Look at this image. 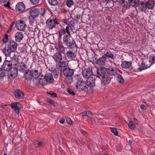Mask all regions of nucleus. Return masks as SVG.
Segmentation results:
<instances>
[{"label": "nucleus", "instance_id": "nucleus-62", "mask_svg": "<svg viewBox=\"0 0 155 155\" xmlns=\"http://www.w3.org/2000/svg\"><path fill=\"white\" fill-rule=\"evenodd\" d=\"M7 0H0V2L1 4L4 3L6 2Z\"/></svg>", "mask_w": 155, "mask_h": 155}, {"label": "nucleus", "instance_id": "nucleus-51", "mask_svg": "<svg viewBox=\"0 0 155 155\" xmlns=\"http://www.w3.org/2000/svg\"><path fill=\"white\" fill-rule=\"evenodd\" d=\"M117 2H119L120 5L121 6H124V0H120L119 1H117Z\"/></svg>", "mask_w": 155, "mask_h": 155}, {"label": "nucleus", "instance_id": "nucleus-14", "mask_svg": "<svg viewBox=\"0 0 155 155\" xmlns=\"http://www.w3.org/2000/svg\"><path fill=\"white\" fill-rule=\"evenodd\" d=\"M29 12L30 15V16L35 18L38 16L40 13L39 9L37 8H32Z\"/></svg>", "mask_w": 155, "mask_h": 155}, {"label": "nucleus", "instance_id": "nucleus-40", "mask_svg": "<svg viewBox=\"0 0 155 155\" xmlns=\"http://www.w3.org/2000/svg\"><path fill=\"white\" fill-rule=\"evenodd\" d=\"M74 2L73 0H67L66 4L68 7H71L74 4Z\"/></svg>", "mask_w": 155, "mask_h": 155}, {"label": "nucleus", "instance_id": "nucleus-33", "mask_svg": "<svg viewBox=\"0 0 155 155\" xmlns=\"http://www.w3.org/2000/svg\"><path fill=\"white\" fill-rule=\"evenodd\" d=\"M35 18L29 16L28 18L29 21V24L31 25L34 26L36 24V20L35 19Z\"/></svg>", "mask_w": 155, "mask_h": 155}, {"label": "nucleus", "instance_id": "nucleus-50", "mask_svg": "<svg viewBox=\"0 0 155 155\" xmlns=\"http://www.w3.org/2000/svg\"><path fill=\"white\" fill-rule=\"evenodd\" d=\"M31 2L33 4L35 5L38 4L40 0H30Z\"/></svg>", "mask_w": 155, "mask_h": 155}, {"label": "nucleus", "instance_id": "nucleus-39", "mask_svg": "<svg viewBox=\"0 0 155 155\" xmlns=\"http://www.w3.org/2000/svg\"><path fill=\"white\" fill-rule=\"evenodd\" d=\"M32 73L33 75V77L37 78L39 75L38 71L37 70H31Z\"/></svg>", "mask_w": 155, "mask_h": 155}, {"label": "nucleus", "instance_id": "nucleus-8", "mask_svg": "<svg viewBox=\"0 0 155 155\" xmlns=\"http://www.w3.org/2000/svg\"><path fill=\"white\" fill-rule=\"evenodd\" d=\"M12 65L10 61L5 60L3 63L2 68L3 69L6 71H9L11 70L12 71Z\"/></svg>", "mask_w": 155, "mask_h": 155}, {"label": "nucleus", "instance_id": "nucleus-57", "mask_svg": "<svg viewBox=\"0 0 155 155\" xmlns=\"http://www.w3.org/2000/svg\"><path fill=\"white\" fill-rule=\"evenodd\" d=\"M124 6L125 7L126 6H127V5H128V3L127 1H126L125 0H124Z\"/></svg>", "mask_w": 155, "mask_h": 155}, {"label": "nucleus", "instance_id": "nucleus-43", "mask_svg": "<svg viewBox=\"0 0 155 155\" xmlns=\"http://www.w3.org/2000/svg\"><path fill=\"white\" fill-rule=\"evenodd\" d=\"M110 130L115 135L117 136L118 134V133L116 129L115 128L110 127Z\"/></svg>", "mask_w": 155, "mask_h": 155}, {"label": "nucleus", "instance_id": "nucleus-47", "mask_svg": "<svg viewBox=\"0 0 155 155\" xmlns=\"http://www.w3.org/2000/svg\"><path fill=\"white\" fill-rule=\"evenodd\" d=\"M10 58L11 59L10 61L16 60L17 59H19L18 56L15 54H14L13 56L11 57Z\"/></svg>", "mask_w": 155, "mask_h": 155}, {"label": "nucleus", "instance_id": "nucleus-9", "mask_svg": "<svg viewBox=\"0 0 155 155\" xmlns=\"http://www.w3.org/2000/svg\"><path fill=\"white\" fill-rule=\"evenodd\" d=\"M11 108L13 109L17 114H19L21 105L19 102H13L10 104Z\"/></svg>", "mask_w": 155, "mask_h": 155}, {"label": "nucleus", "instance_id": "nucleus-34", "mask_svg": "<svg viewBox=\"0 0 155 155\" xmlns=\"http://www.w3.org/2000/svg\"><path fill=\"white\" fill-rule=\"evenodd\" d=\"M56 49L57 50H59V51L58 52H60L61 54L65 53V48L63 46L62 44L61 45L59 46L58 48H56Z\"/></svg>", "mask_w": 155, "mask_h": 155}, {"label": "nucleus", "instance_id": "nucleus-37", "mask_svg": "<svg viewBox=\"0 0 155 155\" xmlns=\"http://www.w3.org/2000/svg\"><path fill=\"white\" fill-rule=\"evenodd\" d=\"M47 13V10L44 8H41L40 12V15L43 17H45V15Z\"/></svg>", "mask_w": 155, "mask_h": 155}, {"label": "nucleus", "instance_id": "nucleus-4", "mask_svg": "<svg viewBox=\"0 0 155 155\" xmlns=\"http://www.w3.org/2000/svg\"><path fill=\"white\" fill-rule=\"evenodd\" d=\"M63 75L64 76V80L67 84H70L73 81L72 76L74 74V71L69 67L63 70Z\"/></svg>", "mask_w": 155, "mask_h": 155}, {"label": "nucleus", "instance_id": "nucleus-3", "mask_svg": "<svg viewBox=\"0 0 155 155\" xmlns=\"http://www.w3.org/2000/svg\"><path fill=\"white\" fill-rule=\"evenodd\" d=\"M74 21L72 20L69 21L68 25L66 27V28L63 27L60 28L58 31L59 38H61L62 35L65 34L66 33L69 35H71L70 31H73L74 29Z\"/></svg>", "mask_w": 155, "mask_h": 155}, {"label": "nucleus", "instance_id": "nucleus-28", "mask_svg": "<svg viewBox=\"0 0 155 155\" xmlns=\"http://www.w3.org/2000/svg\"><path fill=\"white\" fill-rule=\"evenodd\" d=\"M106 74L107 75L110 77L114 74V68L112 67H110L109 68H106Z\"/></svg>", "mask_w": 155, "mask_h": 155}, {"label": "nucleus", "instance_id": "nucleus-42", "mask_svg": "<svg viewBox=\"0 0 155 155\" xmlns=\"http://www.w3.org/2000/svg\"><path fill=\"white\" fill-rule=\"evenodd\" d=\"M8 40V35L7 34H6L5 35L4 37L2 39V41L4 43H7Z\"/></svg>", "mask_w": 155, "mask_h": 155}, {"label": "nucleus", "instance_id": "nucleus-1", "mask_svg": "<svg viewBox=\"0 0 155 155\" xmlns=\"http://www.w3.org/2000/svg\"><path fill=\"white\" fill-rule=\"evenodd\" d=\"M18 44L15 41H9L8 45V48L6 47L2 48L1 50L5 56L8 57L12 52H15L17 50Z\"/></svg>", "mask_w": 155, "mask_h": 155}, {"label": "nucleus", "instance_id": "nucleus-20", "mask_svg": "<svg viewBox=\"0 0 155 155\" xmlns=\"http://www.w3.org/2000/svg\"><path fill=\"white\" fill-rule=\"evenodd\" d=\"M53 58L56 63H58L62 60V55L59 52H57L55 53L53 56Z\"/></svg>", "mask_w": 155, "mask_h": 155}, {"label": "nucleus", "instance_id": "nucleus-12", "mask_svg": "<svg viewBox=\"0 0 155 155\" xmlns=\"http://www.w3.org/2000/svg\"><path fill=\"white\" fill-rule=\"evenodd\" d=\"M95 76L92 75V76L88 78L86 84L88 86V87H93L95 86Z\"/></svg>", "mask_w": 155, "mask_h": 155}, {"label": "nucleus", "instance_id": "nucleus-16", "mask_svg": "<svg viewBox=\"0 0 155 155\" xmlns=\"http://www.w3.org/2000/svg\"><path fill=\"white\" fill-rule=\"evenodd\" d=\"M106 74V68L104 67L101 68L100 69H98L97 70L96 76L99 77L100 78H101L102 76H105Z\"/></svg>", "mask_w": 155, "mask_h": 155}, {"label": "nucleus", "instance_id": "nucleus-5", "mask_svg": "<svg viewBox=\"0 0 155 155\" xmlns=\"http://www.w3.org/2000/svg\"><path fill=\"white\" fill-rule=\"evenodd\" d=\"M155 4L153 0H149L146 2H142L139 4L140 9L141 11L145 12L147 8L150 9H153Z\"/></svg>", "mask_w": 155, "mask_h": 155}, {"label": "nucleus", "instance_id": "nucleus-17", "mask_svg": "<svg viewBox=\"0 0 155 155\" xmlns=\"http://www.w3.org/2000/svg\"><path fill=\"white\" fill-rule=\"evenodd\" d=\"M15 8L17 11L22 12L25 9V6L23 3L19 2L16 5Z\"/></svg>", "mask_w": 155, "mask_h": 155}, {"label": "nucleus", "instance_id": "nucleus-64", "mask_svg": "<svg viewBox=\"0 0 155 155\" xmlns=\"http://www.w3.org/2000/svg\"><path fill=\"white\" fill-rule=\"evenodd\" d=\"M132 143V141L131 140H129V143L130 144H131Z\"/></svg>", "mask_w": 155, "mask_h": 155}, {"label": "nucleus", "instance_id": "nucleus-27", "mask_svg": "<svg viewBox=\"0 0 155 155\" xmlns=\"http://www.w3.org/2000/svg\"><path fill=\"white\" fill-rule=\"evenodd\" d=\"M132 62L131 61H123L122 62L121 66L124 68H128L131 66Z\"/></svg>", "mask_w": 155, "mask_h": 155}, {"label": "nucleus", "instance_id": "nucleus-29", "mask_svg": "<svg viewBox=\"0 0 155 155\" xmlns=\"http://www.w3.org/2000/svg\"><path fill=\"white\" fill-rule=\"evenodd\" d=\"M105 57L103 56L97 59L96 62V64L98 65H104L105 63Z\"/></svg>", "mask_w": 155, "mask_h": 155}, {"label": "nucleus", "instance_id": "nucleus-30", "mask_svg": "<svg viewBox=\"0 0 155 155\" xmlns=\"http://www.w3.org/2000/svg\"><path fill=\"white\" fill-rule=\"evenodd\" d=\"M36 82L41 85H45L47 84V82L44 78H37L36 79Z\"/></svg>", "mask_w": 155, "mask_h": 155}, {"label": "nucleus", "instance_id": "nucleus-24", "mask_svg": "<svg viewBox=\"0 0 155 155\" xmlns=\"http://www.w3.org/2000/svg\"><path fill=\"white\" fill-rule=\"evenodd\" d=\"M23 37V33L21 32H18L15 34V40L17 42H19L22 39Z\"/></svg>", "mask_w": 155, "mask_h": 155}, {"label": "nucleus", "instance_id": "nucleus-23", "mask_svg": "<svg viewBox=\"0 0 155 155\" xmlns=\"http://www.w3.org/2000/svg\"><path fill=\"white\" fill-rule=\"evenodd\" d=\"M32 73L31 71L29 70H27L25 71L24 75L26 80H29L33 77Z\"/></svg>", "mask_w": 155, "mask_h": 155}, {"label": "nucleus", "instance_id": "nucleus-58", "mask_svg": "<svg viewBox=\"0 0 155 155\" xmlns=\"http://www.w3.org/2000/svg\"><path fill=\"white\" fill-rule=\"evenodd\" d=\"M37 144L39 147H41L42 146V144L41 142H37Z\"/></svg>", "mask_w": 155, "mask_h": 155}, {"label": "nucleus", "instance_id": "nucleus-41", "mask_svg": "<svg viewBox=\"0 0 155 155\" xmlns=\"http://www.w3.org/2000/svg\"><path fill=\"white\" fill-rule=\"evenodd\" d=\"M117 80V81L121 84H123L124 82V80L120 74L118 75Z\"/></svg>", "mask_w": 155, "mask_h": 155}, {"label": "nucleus", "instance_id": "nucleus-61", "mask_svg": "<svg viewBox=\"0 0 155 155\" xmlns=\"http://www.w3.org/2000/svg\"><path fill=\"white\" fill-rule=\"evenodd\" d=\"M4 5L6 7H8L10 6V3L8 2L7 3L5 4Z\"/></svg>", "mask_w": 155, "mask_h": 155}, {"label": "nucleus", "instance_id": "nucleus-59", "mask_svg": "<svg viewBox=\"0 0 155 155\" xmlns=\"http://www.w3.org/2000/svg\"><path fill=\"white\" fill-rule=\"evenodd\" d=\"M48 101L49 102H50V103L51 104H53L54 103V102L51 100V99H48Z\"/></svg>", "mask_w": 155, "mask_h": 155}, {"label": "nucleus", "instance_id": "nucleus-46", "mask_svg": "<svg viewBox=\"0 0 155 155\" xmlns=\"http://www.w3.org/2000/svg\"><path fill=\"white\" fill-rule=\"evenodd\" d=\"M129 127L131 129H133L135 127V125L131 121H130L128 124Z\"/></svg>", "mask_w": 155, "mask_h": 155}, {"label": "nucleus", "instance_id": "nucleus-19", "mask_svg": "<svg viewBox=\"0 0 155 155\" xmlns=\"http://www.w3.org/2000/svg\"><path fill=\"white\" fill-rule=\"evenodd\" d=\"M14 96L18 99H22L24 96V94L19 89H16L14 92Z\"/></svg>", "mask_w": 155, "mask_h": 155}, {"label": "nucleus", "instance_id": "nucleus-26", "mask_svg": "<svg viewBox=\"0 0 155 155\" xmlns=\"http://www.w3.org/2000/svg\"><path fill=\"white\" fill-rule=\"evenodd\" d=\"M27 68V67L25 64L24 62H21L17 67V70H19L21 72H24Z\"/></svg>", "mask_w": 155, "mask_h": 155}, {"label": "nucleus", "instance_id": "nucleus-49", "mask_svg": "<svg viewBox=\"0 0 155 155\" xmlns=\"http://www.w3.org/2000/svg\"><path fill=\"white\" fill-rule=\"evenodd\" d=\"M66 121L69 124H72V121L70 118H69L68 117H66Z\"/></svg>", "mask_w": 155, "mask_h": 155}, {"label": "nucleus", "instance_id": "nucleus-48", "mask_svg": "<svg viewBox=\"0 0 155 155\" xmlns=\"http://www.w3.org/2000/svg\"><path fill=\"white\" fill-rule=\"evenodd\" d=\"M4 76V72L2 68H0V78H2Z\"/></svg>", "mask_w": 155, "mask_h": 155}, {"label": "nucleus", "instance_id": "nucleus-35", "mask_svg": "<svg viewBox=\"0 0 155 155\" xmlns=\"http://www.w3.org/2000/svg\"><path fill=\"white\" fill-rule=\"evenodd\" d=\"M83 116H87L89 118H92L93 116V114L90 111H87L82 114Z\"/></svg>", "mask_w": 155, "mask_h": 155}, {"label": "nucleus", "instance_id": "nucleus-11", "mask_svg": "<svg viewBox=\"0 0 155 155\" xmlns=\"http://www.w3.org/2000/svg\"><path fill=\"white\" fill-rule=\"evenodd\" d=\"M26 26L25 21L22 20H19L17 21L16 24V28L20 31L24 30Z\"/></svg>", "mask_w": 155, "mask_h": 155}, {"label": "nucleus", "instance_id": "nucleus-18", "mask_svg": "<svg viewBox=\"0 0 155 155\" xmlns=\"http://www.w3.org/2000/svg\"><path fill=\"white\" fill-rule=\"evenodd\" d=\"M66 55L67 57L71 60H75V58L76 55L75 52H73L71 50L68 51L66 53Z\"/></svg>", "mask_w": 155, "mask_h": 155}, {"label": "nucleus", "instance_id": "nucleus-10", "mask_svg": "<svg viewBox=\"0 0 155 155\" xmlns=\"http://www.w3.org/2000/svg\"><path fill=\"white\" fill-rule=\"evenodd\" d=\"M151 65L152 64H150L148 61H143L141 64L139 65V68L140 71H141L150 68Z\"/></svg>", "mask_w": 155, "mask_h": 155}, {"label": "nucleus", "instance_id": "nucleus-22", "mask_svg": "<svg viewBox=\"0 0 155 155\" xmlns=\"http://www.w3.org/2000/svg\"><path fill=\"white\" fill-rule=\"evenodd\" d=\"M70 35L68 34L64 35L63 36V43L64 45L66 46L68 45L69 43L72 40V39H70Z\"/></svg>", "mask_w": 155, "mask_h": 155}, {"label": "nucleus", "instance_id": "nucleus-53", "mask_svg": "<svg viewBox=\"0 0 155 155\" xmlns=\"http://www.w3.org/2000/svg\"><path fill=\"white\" fill-rule=\"evenodd\" d=\"M140 107L141 109H142L143 110H145L146 109V107L143 104H141L140 106Z\"/></svg>", "mask_w": 155, "mask_h": 155}, {"label": "nucleus", "instance_id": "nucleus-45", "mask_svg": "<svg viewBox=\"0 0 155 155\" xmlns=\"http://www.w3.org/2000/svg\"><path fill=\"white\" fill-rule=\"evenodd\" d=\"M67 92L68 93H69L72 96L75 95V94L74 92L71 89L68 88L67 89Z\"/></svg>", "mask_w": 155, "mask_h": 155}, {"label": "nucleus", "instance_id": "nucleus-6", "mask_svg": "<svg viewBox=\"0 0 155 155\" xmlns=\"http://www.w3.org/2000/svg\"><path fill=\"white\" fill-rule=\"evenodd\" d=\"M59 24L58 20L56 18L53 19L49 18L46 22L47 27L49 29H52L56 27V25Z\"/></svg>", "mask_w": 155, "mask_h": 155}, {"label": "nucleus", "instance_id": "nucleus-60", "mask_svg": "<svg viewBox=\"0 0 155 155\" xmlns=\"http://www.w3.org/2000/svg\"><path fill=\"white\" fill-rule=\"evenodd\" d=\"M65 121V120L64 119H61L59 120V122L61 124H64Z\"/></svg>", "mask_w": 155, "mask_h": 155}, {"label": "nucleus", "instance_id": "nucleus-54", "mask_svg": "<svg viewBox=\"0 0 155 155\" xmlns=\"http://www.w3.org/2000/svg\"><path fill=\"white\" fill-rule=\"evenodd\" d=\"M68 19H64V20L63 22L66 25H68Z\"/></svg>", "mask_w": 155, "mask_h": 155}, {"label": "nucleus", "instance_id": "nucleus-52", "mask_svg": "<svg viewBox=\"0 0 155 155\" xmlns=\"http://www.w3.org/2000/svg\"><path fill=\"white\" fill-rule=\"evenodd\" d=\"M155 57H153L152 58V59H150L148 61L150 62V64L151 63L152 65L153 64L154 61L155 60Z\"/></svg>", "mask_w": 155, "mask_h": 155}, {"label": "nucleus", "instance_id": "nucleus-2", "mask_svg": "<svg viewBox=\"0 0 155 155\" xmlns=\"http://www.w3.org/2000/svg\"><path fill=\"white\" fill-rule=\"evenodd\" d=\"M73 81L76 83L75 87L77 89L86 91L88 88L86 82L81 80L79 75L74 76L73 77Z\"/></svg>", "mask_w": 155, "mask_h": 155}, {"label": "nucleus", "instance_id": "nucleus-44", "mask_svg": "<svg viewBox=\"0 0 155 155\" xmlns=\"http://www.w3.org/2000/svg\"><path fill=\"white\" fill-rule=\"evenodd\" d=\"M47 93L49 94H50L53 97H56L57 96V94L55 93L52 91L48 92Z\"/></svg>", "mask_w": 155, "mask_h": 155}, {"label": "nucleus", "instance_id": "nucleus-32", "mask_svg": "<svg viewBox=\"0 0 155 155\" xmlns=\"http://www.w3.org/2000/svg\"><path fill=\"white\" fill-rule=\"evenodd\" d=\"M140 0H128L129 3L132 6H134L138 5L139 6V4L141 2H139Z\"/></svg>", "mask_w": 155, "mask_h": 155}, {"label": "nucleus", "instance_id": "nucleus-15", "mask_svg": "<svg viewBox=\"0 0 155 155\" xmlns=\"http://www.w3.org/2000/svg\"><path fill=\"white\" fill-rule=\"evenodd\" d=\"M82 74L83 77L85 78H88L93 75L92 71L87 68H85L82 71Z\"/></svg>", "mask_w": 155, "mask_h": 155}, {"label": "nucleus", "instance_id": "nucleus-7", "mask_svg": "<svg viewBox=\"0 0 155 155\" xmlns=\"http://www.w3.org/2000/svg\"><path fill=\"white\" fill-rule=\"evenodd\" d=\"M12 65L13 64L12 69H13L14 71L11 72L10 76L11 77H15L17 73V68L19 65V59H17L16 60L10 61Z\"/></svg>", "mask_w": 155, "mask_h": 155}, {"label": "nucleus", "instance_id": "nucleus-55", "mask_svg": "<svg viewBox=\"0 0 155 155\" xmlns=\"http://www.w3.org/2000/svg\"><path fill=\"white\" fill-rule=\"evenodd\" d=\"M129 68V70L131 71H135V69L134 68V67L130 66Z\"/></svg>", "mask_w": 155, "mask_h": 155}, {"label": "nucleus", "instance_id": "nucleus-63", "mask_svg": "<svg viewBox=\"0 0 155 155\" xmlns=\"http://www.w3.org/2000/svg\"><path fill=\"white\" fill-rule=\"evenodd\" d=\"M58 74L57 73L55 74V75H54V77L55 78H57L58 77Z\"/></svg>", "mask_w": 155, "mask_h": 155}, {"label": "nucleus", "instance_id": "nucleus-25", "mask_svg": "<svg viewBox=\"0 0 155 155\" xmlns=\"http://www.w3.org/2000/svg\"><path fill=\"white\" fill-rule=\"evenodd\" d=\"M44 78L46 80L47 83H51L54 81L53 75L52 74L50 73L46 74L44 76Z\"/></svg>", "mask_w": 155, "mask_h": 155}, {"label": "nucleus", "instance_id": "nucleus-13", "mask_svg": "<svg viewBox=\"0 0 155 155\" xmlns=\"http://www.w3.org/2000/svg\"><path fill=\"white\" fill-rule=\"evenodd\" d=\"M105 74V76H102L101 78H100L101 81V84L104 85L108 84L110 83L111 78Z\"/></svg>", "mask_w": 155, "mask_h": 155}, {"label": "nucleus", "instance_id": "nucleus-21", "mask_svg": "<svg viewBox=\"0 0 155 155\" xmlns=\"http://www.w3.org/2000/svg\"><path fill=\"white\" fill-rule=\"evenodd\" d=\"M58 65L59 68H61V71L62 69L63 70L68 67V63L66 61H61L58 62Z\"/></svg>", "mask_w": 155, "mask_h": 155}, {"label": "nucleus", "instance_id": "nucleus-38", "mask_svg": "<svg viewBox=\"0 0 155 155\" xmlns=\"http://www.w3.org/2000/svg\"><path fill=\"white\" fill-rule=\"evenodd\" d=\"M49 4L53 6L56 5L58 4V1L57 0H48Z\"/></svg>", "mask_w": 155, "mask_h": 155}, {"label": "nucleus", "instance_id": "nucleus-56", "mask_svg": "<svg viewBox=\"0 0 155 155\" xmlns=\"http://www.w3.org/2000/svg\"><path fill=\"white\" fill-rule=\"evenodd\" d=\"M111 0H103V2L107 4L110 2Z\"/></svg>", "mask_w": 155, "mask_h": 155}, {"label": "nucleus", "instance_id": "nucleus-36", "mask_svg": "<svg viewBox=\"0 0 155 155\" xmlns=\"http://www.w3.org/2000/svg\"><path fill=\"white\" fill-rule=\"evenodd\" d=\"M105 57L109 58H111L112 59H114L115 57L114 55L110 52H107L105 54H104Z\"/></svg>", "mask_w": 155, "mask_h": 155}, {"label": "nucleus", "instance_id": "nucleus-31", "mask_svg": "<svg viewBox=\"0 0 155 155\" xmlns=\"http://www.w3.org/2000/svg\"><path fill=\"white\" fill-rule=\"evenodd\" d=\"M67 46L71 50H73L77 47L75 41L73 39L71 40V41L69 43L68 45Z\"/></svg>", "mask_w": 155, "mask_h": 155}]
</instances>
